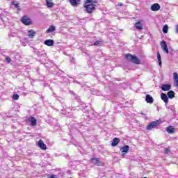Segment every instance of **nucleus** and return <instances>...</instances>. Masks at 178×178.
Returning a JSON list of instances; mask_svg holds the SVG:
<instances>
[{"label":"nucleus","instance_id":"c756f323","mask_svg":"<svg viewBox=\"0 0 178 178\" xmlns=\"http://www.w3.org/2000/svg\"><path fill=\"white\" fill-rule=\"evenodd\" d=\"M13 5L15 8H17L18 10H22V9L20 8V6H19V3H13Z\"/></svg>","mask_w":178,"mask_h":178},{"label":"nucleus","instance_id":"39448f33","mask_svg":"<svg viewBox=\"0 0 178 178\" xmlns=\"http://www.w3.org/2000/svg\"><path fill=\"white\" fill-rule=\"evenodd\" d=\"M91 161L92 163H93V165H95L96 166H104V163L99 161V158H92Z\"/></svg>","mask_w":178,"mask_h":178},{"label":"nucleus","instance_id":"c9c22d12","mask_svg":"<svg viewBox=\"0 0 178 178\" xmlns=\"http://www.w3.org/2000/svg\"><path fill=\"white\" fill-rule=\"evenodd\" d=\"M176 31H177V33L178 34V25L176 26Z\"/></svg>","mask_w":178,"mask_h":178},{"label":"nucleus","instance_id":"dca6fc26","mask_svg":"<svg viewBox=\"0 0 178 178\" xmlns=\"http://www.w3.org/2000/svg\"><path fill=\"white\" fill-rule=\"evenodd\" d=\"M29 121L30 122L31 126H37V120L34 117H31L29 119Z\"/></svg>","mask_w":178,"mask_h":178},{"label":"nucleus","instance_id":"4be33fe9","mask_svg":"<svg viewBox=\"0 0 178 178\" xmlns=\"http://www.w3.org/2000/svg\"><path fill=\"white\" fill-rule=\"evenodd\" d=\"M56 28L55 26H50L49 29L46 31V33H54L55 31Z\"/></svg>","mask_w":178,"mask_h":178},{"label":"nucleus","instance_id":"6ab92c4d","mask_svg":"<svg viewBox=\"0 0 178 178\" xmlns=\"http://www.w3.org/2000/svg\"><path fill=\"white\" fill-rule=\"evenodd\" d=\"M166 131L169 134H173V133H175V128L172 126H169L166 128Z\"/></svg>","mask_w":178,"mask_h":178},{"label":"nucleus","instance_id":"9b49d317","mask_svg":"<svg viewBox=\"0 0 178 178\" xmlns=\"http://www.w3.org/2000/svg\"><path fill=\"white\" fill-rule=\"evenodd\" d=\"M145 101L147 104H154V98L150 95H146Z\"/></svg>","mask_w":178,"mask_h":178},{"label":"nucleus","instance_id":"a878e982","mask_svg":"<svg viewBox=\"0 0 178 178\" xmlns=\"http://www.w3.org/2000/svg\"><path fill=\"white\" fill-rule=\"evenodd\" d=\"M161 47L162 49L165 48V47H168V44H166L165 41L163 40L161 42Z\"/></svg>","mask_w":178,"mask_h":178},{"label":"nucleus","instance_id":"e433bc0d","mask_svg":"<svg viewBox=\"0 0 178 178\" xmlns=\"http://www.w3.org/2000/svg\"><path fill=\"white\" fill-rule=\"evenodd\" d=\"M120 6H123V3H121V4H120Z\"/></svg>","mask_w":178,"mask_h":178},{"label":"nucleus","instance_id":"a211bd4d","mask_svg":"<svg viewBox=\"0 0 178 178\" xmlns=\"http://www.w3.org/2000/svg\"><path fill=\"white\" fill-rule=\"evenodd\" d=\"M35 35V32L34 31V30L31 29L28 31V37H29V38H34Z\"/></svg>","mask_w":178,"mask_h":178},{"label":"nucleus","instance_id":"7c9ffc66","mask_svg":"<svg viewBox=\"0 0 178 178\" xmlns=\"http://www.w3.org/2000/svg\"><path fill=\"white\" fill-rule=\"evenodd\" d=\"M167 108H168V109H170V111H172V112H173V111H175V106L170 105V106H168Z\"/></svg>","mask_w":178,"mask_h":178},{"label":"nucleus","instance_id":"ddd939ff","mask_svg":"<svg viewBox=\"0 0 178 178\" xmlns=\"http://www.w3.org/2000/svg\"><path fill=\"white\" fill-rule=\"evenodd\" d=\"M44 44V45H47V47H52L54 44H55V42L54 41V40L49 39L45 40Z\"/></svg>","mask_w":178,"mask_h":178},{"label":"nucleus","instance_id":"5701e85b","mask_svg":"<svg viewBox=\"0 0 178 178\" xmlns=\"http://www.w3.org/2000/svg\"><path fill=\"white\" fill-rule=\"evenodd\" d=\"M157 59L159 66H162V60H161V54L159 53V51L157 52Z\"/></svg>","mask_w":178,"mask_h":178},{"label":"nucleus","instance_id":"c85d7f7f","mask_svg":"<svg viewBox=\"0 0 178 178\" xmlns=\"http://www.w3.org/2000/svg\"><path fill=\"white\" fill-rule=\"evenodd\" d=\"M163 52H165V54H169V49L168 48V46L165 47H163Z\"/></svg>","mask_w":178,"mask_h":178},{"label":"nucleus","instance_id":"58836bf2","mask_svg":"<svg viewBox=\"0 0 178 178\" xmlns=\"http://www.w3.org/2000/svg\"><path fill=\"white\" fill-rule=\"evenodd\" d=\"M54 97H55V94H54Z\"/></svg>","mask_w":178,"mask_h":178},{"label":"nucleus","instance_id":"bb28decb","mask_svg":"<svg viewBox=\"0 0 178 178\" xmlns=\"http://www.w3.org/2000/svg\"><path fill=\"white\" fill-rule=\"evenodd\" d=\"M101 44H102V41L97 40L94 42L93 45L98 47V45H101Z\"/></svg>","mask_w":178,"mask_h":178},{"label":"nucleus","instance_id":"6e6552de","mask_svg":"<svg viewBox=\"0 0 178 178\" xmlns=\"http://www.w3.org/2000/svg\"><path fill=\"white\" fill-rule=\"evenodd\" d=\"M161 98L162 101L165 102V106L168 108V104H169V98L168 97V95L165 93H161Z\"/></svg>","mask_w":178,"mask_h":178},{"label":"nucleus","instance_id":"f8f14e48","mask_svg":"<svg viewBox=\"0 0 178 178\" xmlns=\"http://www.w3.org/2000/svg\"><path fill=\"white\" fill-rule=\"evenodd\" d=\"M135 29L136 30H143V29H144L143 25L141 23V22L138 21L135 23Z\"/></svg>","mask_w":178,"mask_h":178},{"label":"nucleus","instance_id":"412c9836","mask_svg":"<svg viewBox=\"0 0 178 178\" xmlns=\"http://www.w3.org/2000/svg\"><path fill=\"white\" fill-rule=\"evenodd\" d=\"M167 95L168 98H170L172 99V98H175V91L173 90H170L168 93Z\"/></svg>","mask_w":178,"mask_h":178},{"label":"nucleus","instance_id":"1a4fd4ad","mask_svg":"<svg viewBox=\"0 0 178 178\" xmlns=\"http://www.w3.org/2000/svg\"><path fill=\"white\" fill-rule=\"evenodd\" d=\"M150 9L152 12H158L161 9V6L158 3H156L151 6Z\"/></svg>","mask_w":178,"mask_h":178},{"label":"nucleus","instance_id":"423d86ee","mask_svg":"<svg viewBox=\"0 0 178 178\" xmlns=\"http://www.w3.org/2000/svg\"><path fill=\"white\" fill-rule=\"evenodd\" d=\"M129 149H130V147L129 145H124L121 149V153H122V156H124V155H126L128 152H129Z\"/></svg>","mask_w":178,"mask_h":178},{"label":"nucleus","instance_id":"f257e3e1","mask_svg":"<svg viewBox=\"0 0 178 178\" xmlns=\"http://www.w3.org/2000/svg\"><path fill=\"white\" fill-rule=\"evenodd\" d=\"M124 57L127 60H129V62H131L135 65H140L141 63L140 58L134 55H132L131 54H127L124 55Z\"/></svg>","mask_w":178,"mask_h":178},{"label":"nucleus","instance_id":"2f4dec72","mask_svg":"<svg viewBox=\"0 0 178 178\" xmlns=\"http://www.w3.org/2000/svg\"><path fill=\"white\" fill-rule=\"evenodd\" d=\"M165 154H170V149L169 148H165L164 150Z\"/></svg>","mask_w":178,"mask_h":178},{"label":"nucleus","instance_id":"2eb2a0df","mask_svg":"<svg viewBox=\"0 0 178 178\" xmlns=\"http://www.w3.org/2000/svg\"><path fill=\"white\" fill-rule=\"evenodd\" d=\"M172 88V86L170 84H163L162 85L161 90L163 91H169Z\"/></svg>","mask_w":178,"mask_h":178},{"label":"nucleus","instance_id":"20e7f679","mask_svg":"<svg viewBox=\"0 0 178 178\" xmlns=\"http://www.w3.org/2000/svg\"><path fill=\"white\" fill-rule=\"evenodd\" d=\"M21 22L25 26H31V24H33V21L31 20V19L29 18L27 15H24L21 18Z\"/></svg>","mask_w":178,"mask_h":178},{"label":"nucleus","instance_id":"473e14b6","mask_svg":"<svg viewBox=\"0 0 178 178\" xmlns=\"http://www.w3.org/2000/svg\"><path fill=\"white\" fill-rule=\"evenodd\" d=\"M6 60L8 63H10V62H12V59L10 58V57H8V56L6 58Z\"/></svg>","mask_w":178,"mask_h":178},{"label":"nucleus","instance_id":"cd10ccee","mask_svg":"<svg viewBox=\"0 0 178 178\" xmlns=\"http://www.w3.org/2000/svg\"><path fill=\"white\" fill-rule=\"evenodd\" d=\"M13 99H14L15 101H17V99H19V95L17 94H14L13 95Z\"/></svg>","mask_w":178,"mask_h":178},{"label":"nucleus","instance_id":"b1692460","mask_svg":"<svg viewBox=\"0 0 178 178\" xmlns=\"http://www.w3.org/2000/svg\"><path fill=\"white\" fill-rule=\"evenodd\" d=\"M46 3L47 5V8H53L54 7V3L51 2L49 0H46Z\"/></svg>","mask_w":178,"mask_h":178},{"label":"nucleus","instance_id":"72a5a7b5","mask_svg":"<svg viewBox=\"0 0 178 178\" xmlns=\"http://www.w3.org/2000/svg\"><path fill=\"white\" fill-rule=\"evenodd\" d=\"M85 3H87V4L93 3L92 0H86Z\"/></svg>","mask_w":178,"mask_h":178},{"label":"nucleus","instance_id":"7ed1b4c3","mask_svg":"<svg viewBox=\"0 0 178 178\" xmlns=\"http://www.w3.org/2000/svg\"><path fill=\"white\" fill-rule=\"evenodd\" d=\"M95 6H97V5L95 3H85L84 5V8H86V10L88 13H92V12L95 10Z\"/></svg>","mask_w":178,"mask_h":178},{"label":"nucleus","instance_id":"aec40b11","mask_svg":"<svg viewBox=\"0 0 178 178\" xmlns=\"http://www.w3.org/2000/svg\"><path fill=\"white\" fill-rule=\"evenodd\" d=\"M69 1L72 6H77V5H79V3L80 2V0H69Z\"/></svg>","mask_w":178,"mask_h":178},{"label":"nucleus","instance_id":"f03ea898","mask_svg":"<svg viewBox=\"0 0 178 178\" xmlns=\"http://www.w3.org/2000/svg\"><path fill=\"white\" fill-rule=\"evenodd\" d=\"M159 124H161V120L152 121L149 123V124L147 125L146 130L151 131L152 129L156 128L157 126H159Z\"/></svg>","mask_w":178,"mask_h":178},{"label":"nucleus","instance_id":"393cba45","mask_svg":"<svg viewBox=\"0 0 178 178\" xmlns=\"http://www.w3.org/2000/svg\"><path fill=\"white\" fill-rule=\"evenodd\" d=\"M168 30H169V26L168 25H164L163 27V33H164V34H167Z\"/></svg>","mask_w":178,"mask_h":178},{"label":"nucleus","instance_id":"f704fd0d","mask_svg":"<svg viewBox=\"0 0 178 178\" xmlns=\"http://www.w3.org/2000/svg\"><path fill=\"white\" fill-rule=\"evenodd\" d=\"M49 178H56V177L54 175H51L49 176Z\"/></svg>","mask_w":178,"mask_h":178},{"label":"nucleus","instance_id":"4c0bfd02","mask_svg":"<svg viewBox=\"0 0 178 178\" xmlns=\"http://www.w3.org/2000/svg\"><path fill=\"white\" fill-rule=\"evenodd\" d=\"M60 73H63V71H62V70H60Z\"/></svg>","mask_w":178,"mask_h":178},{"label":"nucleus","instance_id":"4468645a","mask_svg":"<svg viewBox=\"0 0 178 178\" xmlns=\"http://www.w3.org/2000/svg\"><path fill=\"white\" fill-rule=\"evenodd\" d=\"M174 84L178 88V74L176 72L173 73Z\"/></svg>","mask_w":178,"mask_h":178},{"label":"nucleus","instance_id":"9d476101","mask_svg":"<svg viewBox=\"0 0 178 178\" xmlns=\"http://www.w3.org/2000/svg\"><path fill=\"white\" fill-rule=\"evenodd\" d=\"M38 145L39 148H40V149H43L44 151H45V149H47V145H45V143H44V141H42V140H38Z\"/></svg>","mask_w":178,"mask_h":178},{"label":"nucleus","instance_id":"f3484780","mask_svg":"<svg viewBox=\"0 0 178 178\" xmlns=\"http://www.w3.org/2000/svg\"><path fill=\"white\" fill-rule=\"evenodd\" d=\"M118 143H120V139L118 138H114L111 143L112 147H116Z\"/></svg>","mask_w":178,"mask_h":178},{"label":"nucleus","instance_id":"0eeeda50","mask_svg":"<svg viewBox=\"0 0 178 178\" xmlns=\"http://www.w3.org/2000/svg\"><path fill=\"white\" fill-rule=\"evenodd\" d=\"M9 15V13L6 12V11H3L1 12V13L0 14V19L2 20L3 22H6V20H8V17H6V16H8Z\"/></svg>","mask_w":178,"mask_h":178}]
</instances>
